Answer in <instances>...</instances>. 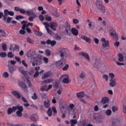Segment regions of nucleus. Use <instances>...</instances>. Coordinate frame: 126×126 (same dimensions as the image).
Returning <instances> with one entry per match:
<instances>
[{"label":"nucleus","mask_w":126,"mask_h":126,"mask_svg":"<svg viewBox=\"0 0 126 126\" xmlns=\"http://www.w3.org/2000/svg\"><path fill=\"white\" fill-rule=\"evenodd\" d=\"M19 85L21 87V88H22V89H23V90H27V85H26L25 83L24 82H21L19 83Z\"/></svg>","instance_id":"nucleus-26"},{"label":"nucleus","mask_w":126,"mask_h":126,"mask_svg":"<svg viewBox=\"0 0 126 126\" xmlns=\"http://www.w3.org/2000/svg\"><path fill=\"white\" fill-rule=\"evenodd\" d=\"M58 26L57 23L56 22H51L50 28L53 30H56V27Z\"/></svg>","instance_id":"nucleus-23"},{"label":"nucleus","mask_w":126,"mask_h":126,"mask_svg":"<svg viewBox=\"0 0 126 126\" xmlns=\"http://www.w3.org/2000/svg\"><path fill=\"white\" fill-rule=\"evenodd\" d=\"M74 107H75V106H74V104H70L69 105L68 108H69V109L70 110H73Z\"/></svg>","instance_id":"nucleus-60"},{"label":"nucleus","mask_w":126,"mask_h":126,"mask_svg":"<svg viewBox=\"0 0 126 126\" xmlns=\"http://www.w3.org/2000/svg\"><path fill=\"white\" fill-rule=\"evenodd\" d=\"M81 38L82 39L85 40L86 42H88V43H91V39L88 37V36H85V35H81Z\"/></svg>","instance_id":"nucleus-17"},{"label":"nucleus","mask_w":126,"mask_h":126,"mask_svg":"<svg viewBox=\"0 0 126 126\" xmlns=\"http://www.w3.org/2000/svg\"><path fill=\"white\" fill-rule=\"evenodd\" d=\"M36 55V51H32V50H29L27 53V56L28 58H31Z\"/></svg>","instance_id":"nucleus-13"},{"label":"nucleus","mask_w":126,"mask_h":126,"mask_svg":"<svg viewBox=\"0 0 126 126\" xmlns=\"http://www.w3.org/2000/svg\"><path fill=\"white\" fill-rule=\"evenodd\" d=\"M7 54L6 52H0V57L2 58H4V57H6Z\"/></svg>","instance_id":"nucleus-42"},{"label":"nucleus","mask_w":126,"mask_h":126,"mask_svg":"<svg viewBox=\"0 0 126 126\" xmlns=\"http://www.w3.org/2000/svg\"><path fill=\"white\" fill-rule=\"evenodd\" d=\"M45 19L47 21H51L52 19L51 16H46Z\"/></svg>","instance_id":"nucleus-62"},{"label":"nucleus","mask_w":126,"mask_h":126,"mask_svg":"<svg viewBox=\"0 0 126 126\" xmlns=\"http://www.w3.org/2000/svg\"><path fill=\"white\" fill-rule=\"evenodd\" d=\"M8 10V9H4V15H3V19L4 21L6 20L7 19V15H8V14H7L6 13V11Z\"/></svg>","instance_id":"nucleus-46"},{"label":"nucleus","mask_w":126,"mask_h":126,"mask_svg":"<svg viewBox=\"0 0 126 126\" xmlns=\"http://www.w3.org/2000/svg\"><path fill=\"white\" fill-rule=\"evenodd\" d=\"M46 53L47 56H50L51 55L50 50H49V49H47L46 50Z\"/></svg>","instance_id":"nucleus-61"},{"label":"nucleus","mask_w":126,"mask_h":126,"mask_svg":"<svg viewBox=\"0 0 126 126\" xmlns=\"http://www.w3.org/2000/svg\"><path fill=\"white\" fill-rule=\"evenodd\" d=\"M16 115L18 117H23V113H21V112L19 111V110H18L16 112Z\"/></svg>","instance_id":"nucleus-44"},{"label":"nucleus","mask_w":126,"mask_h":126,"mask_svg":"<svg viewBox=\"0 0 126 126\" xmlns=\"http://www.w3.org/2000/svg\"><path fill=\"white\" fill-rule=\"evenodd\" d=\"M109 101V98L108 96H103L101 99V103L102 104H106Z\"/></svg>","instance_id":"nucleus-19"},{"label":"nucleus","mask_w":126,"mask_h":126,"mask_svg":"<svg viewBox=\"0 0 126 126\" xmlns=\"http://www.w3.org/2000/svg\"><path fill=\"white\" fill-rule=\"evenodd\" d=\"M36 64H42V58L41 57H37L35 58Z\"/></svg>","instance_id":"nucleus-24"},{"label":"nucleus","mask_w":126,"mask_h":126,"mask_svg":"<svg viewBox=\"0 0 126 126\" xmlns=\"http://www.w3.org/2000/svg\"><path fill=\"white\" fill-rule=\"evenodd\" d=\"M78 98H83L84 96L85 95V93L83 92V91H82V92H79V93H77L76 94Z\"/></svg>","instance_id":"nucleus-18"},{"label":"nucleus","mask_w":126,"mask_h":126,"mask_svg":"<svg viewBox=\"0 0 126 126\" xmlns=\"http://www.w3.org/2000/svg\"><path fill=\"white\" fill-rule=\"evenodd\" d=\"M102 78L103 79H105L106 81L108 80V76L106 74H104V75H102Z\"/></svg>","instance_id":"nucleus-56"},{"label":"nucleus","mask_w":126,"mask_h":126,"mask_svg":"<svg viewBox=\"0 0 126 126\" xmlns=\"http://www.w3.org/2000/svg\"><path fill=\"white\" fill-rule=\"evenodd\" d=\"M100 64V60L99 59H95L94 65L95 67H97Z\"/></svg>","instance_id":"nucleus-30"},{"label":"nucleus","mask_w":126,"mask_h":126,"mask_svg":"<svg viewBox=\"0 0 126 126\" xmlns=\"http://www.w3.org/2000/svg\"><path fill=\"white\" fill-rule=\"evenodd\" d=\"M27 41L29 43H32V44H33L34 43V40H33V39H32V38H30V37H28L27 38Z\"/></svg>","instance_id":"nucleus-39"},{"label":"nucleus","mask_w":126,"mask_h":126,"mask_svg":"<svg viewBox=\"0 0 126 126\" xmlns=\"http://www.w3.org/2000/svg\"><path fill=\"white\" fill-rule=\"evenodd\" d=\"M7 57H9V58H13L14 57V54H12V52L11 51H10V52L8 53Z\"/></svg>","instance_id":"nucleus-43"},{"label":"nucleus","mask_w":126,"mask_h":126,"mask_svg":"<svg viewBox=\"0 0 126 126\" xmlns=\"http://www.w3.org/2000/svg\"><path fill=\"white\" fill-rule=\"evenodd\" d=\"M124 60V56L122 53L118 54V61L120 62H122Z\"/></svg>","instance_id":"nucleus-31"},{"label":"nucleus","mask_w":126,"mask_h":126,"mask_svg":"<svg viewBox=\"0 0 126 126\" xmlns=\"http://www.w3.org/2000/svg\"><path fill=\"white\" fill-rule=\"evenodd\" d=\"M8 67L10 73L11 74H13L16 69L14 66H12V64L11 65V64H10V61L8 62Z\"/></svg>","instance_id":"nucleus-9"},{"label":"nucleus","mask_w":126,"mask_h":126,"mask_svg":"<svg viewBox=\"0 0 126 126\" xmlns=\"http://www.w3.org/2000/svg\"><path fill=\"white\" fill-rule=\"evenodd\" d=\"M109 76L111 78V79H113L114 77L115 76V75L114 73H109Z\"/></svg>","instance_id":"nucleus-54"},{"label":"nucleus","mask_w":126,"mask_h":126,"mask_svg":"<svg viewBox=\"0 0 126 126\" xmlns=\"http://www.w3.org/2000/svg\"><path fill=\"white\" fill-rule=\"evenodd\" d=\"M78 122L77 120H70V124L71 126H75V125H76L77 124Z\"/></svg>","instance_id":"nucleus-34"},{"label":"nucleus","mask_w":126,"mask_h":126,"mask_svg":"<svg viewBox=\"0 0 126 126\" xmlns=\"http://www.w3.org/2000/svg\"><path fill=\"white\" fill-rule=\"evenodd\" d=\"M71 32L73 35H75V36H77V35L79 34V32L76 28H71Z\"/></svg>","instance_id":"nucleus-20"},{"label":"nucleus","mask_w":126,"mask_h":126,"mask_svg":"<svg viewBox=\"0 0 126 126\" xmlns=\"http://www.w3.org/2000/svg\"><path fill=\"white\" fill-rule=\"evenodd\" d=\"M39 18L41 21H43L44 20V17L43 16V14L41 13V14H39Z\"/></svg>","instance_id":"nucleus-51"},{"label":"nucleus","mask_w":126,"mask_h":126,"mask_svg":"<svg viewBox=\"0 0 126 126\" xmlns=\"http://www.w3.org/2000/svg\"><path fill=\"white\" fill-rule=\"evenodd\" d=\"M34 33L38 36H42V32H39V31H34Z\"/></svg>","instance_id":"nucleus-45"},{"label":"nucleus","mask_w":126,"mask_h":126,"mask_svg":"<svg viewBox=\"0 0 126 126\" xmlns=\"http://www.w3.org/2000/svg\"><path fill=\"white\" fill-rule=\"evenodd\" d=\"M47 45H51V46H55L57 43V41L56 40H51V39H47L46 41H41V44H42L43 45H45V44Z\"/></svg>","instance_id":"nucleus-3"},{"label":"nucleus","mask_w":126,"mask_h":126,"mask_svg":"<svg viewBox=\"0 0 126 126\" xmlns=\"http://www.w3.org/2000/svg\"><path fill=\"white\" fill-rule=\"evenodd\" d=\"M4 87L2 85H0V94L3 92Z\"/></svg>","instance_id":"nucleus-64"},{"label":"nucleus","mask_w":126,"mask_h":126,"mask_svg":"<svg viewBox=\"0 0 126 126\" xmlns=\"http://www.w3.org/2000/svg\"><path fill=\"white\" fill-rule=\"evenodd\" d=\"M47 115L49 117H52V112L51 108L49 107L48 110H47Z\"/></svg>","instance_id":"nucleus-40"},{"label":"nucleus","mask_w":126,"mask_h":126,"mask_svg":"<svg viewBox=\"0 0 126 126\" xmlns=\"http://www.w3.org/2000/svg\"><path fill=\"white\" fill-rule=\"evenodd\" d=\"M13 112L14 113L15 112V107H12V108H9L8 109V111H7V114L8 115H11Z\"/></svg>","instance_id":"nucleus-22"},{"label":"nucleus","mask_w":126,"mask_h":126,"mask_svg":"<svg viewBox=\"0 0 126 126\" xmlns=\"http://www.w3.org/2000/svg\"><path fill=\"white\" fill-rule=\"evenodd\" d=\"M24 24H23V26H22V30H21V31H20V34H26V31H25V29H24L23 28Z\"/></svg>","instance_id":"nucleus-47"},{"label":"nucleus","mask_w":126,"mask_h":126,"mask_svg":"<svg viewBox=\"0 0 126 126\" xmlns=\"http://www.w3.org/2000/svg\"><path fill=\"white\" fill-rule=\"evenodd\" d=\"M65 32L67 35H71V30L70 29V26H66L65 28Z\"/></svg>","instance_id":"nucleus-15"},{"label":"nucleus","mask_w":126,"mask_h":126,"mask_svg":"<svg viewBox=\"0 0 126 126\" xmlns=\"http://www.w3.org/2000/svg\"><path fill=\"white\" fill-rule=\"evenodd\" d=\"M109 32L111 33V35L112 36H113V37L114 39H115V40H118L119 39L118 34H117L116 31H115V29L114 28L110 29Z\"/></svg>","instance_id":"nucleus-4"},{"label":"nucleus","mask_w":126,"mask_h":126,"mask_svg":"<svg viewBox=\"0 0 126 126\" xmlns=\"http://www.w3.org/2000/svg\"><path fill=\"white\" fill-rule=\"evenodd\" d=\"M52 75V72H51V71H48V72L44 74L43 76H42V80H44L46 78H48L49 77H50V76H51Z\"/></svg>","instance_id":"nucleus-14"},{"label":"nucleus","mask_w":126,"mask_h":126,"mask_svg":"<svg viewBox=\"0 0 126 126\" xmlns=\"http://www.w3.org/2000/svg\"><path fill=\"white\" fill-rule=\"evenodd\" d=\"M39 75V71L35 70V72L33 75V78H37V77H38Z\"/></svg>","instance_id":"nucleus-50"},{"label":"nucleus","mask_w":126,"mask_h":126,"mask_svg":"<svg viewBox=\"0 0 126 126\" xmlns=\"http://www.w3.org/2000/svg\"><path fill=\"white\" fill-rule=\"evenodd\" d=\"M43 25L45 26V28L47 29V32L49 34H53V32H52V31H51V29L49 28V27H50L49 23H48V22H44Z\"/></svg>","instance_id":"nucleus-12"},{"label":"nucleus","mask_w":126,"mask_h":126,"mask_svg":"<svg viewBox=\"0 0 126 126\" xmlns=\"http://www.w3.org/2000/svg\"><path fill=\"white\" fill-rule=\"evenodd\" d=\"M91 123L90 120H86V121H84L82 123L83 126H88V124Z\"/></svg>","instance_id":"nucleus-33"},{"label":"nucleus","mask_w":126,"mask_h":126,"mask_svg":"<svg viewBox=\"0 0 126 126\" xmlns=\"http://www.w3.org/2000/svg\"><path fill=\"white\" fill-rule=\"evenodd\" d=\"M123 112L124 114H126V101L125 103H123Z\"/></svg>","instance_id":"nucleus-36"},{"label":"nucleus","mask_w":126,"mask_h":126,"mask_svg":"<svg viewBox=\"0 0 126 126\" xmlns=\"http://www.w3.org/2000/svg\"><path fill=\"white\" fill-rule=\"evenodd\" d=\"M62 78H63V82L64 84H68L69 82V76L67 74H63L62 75Z\"/></svg>","instance_id":"nucleus-6"},{"label":"nucleus","mask_w":126,"mask_h":126,"mask_svg":"<svg viewBox=\"0 0 126 126\" xmlns=\"http://www.w3.org/2000/svg\"><path fill=\"white\" fill-rule=\"evenodd\" d=\"M5 35H6V32L3 29H0V37H4Z\"/></svg>","instance_id":"nucleus-27"},{"label":"nucleus","mask_w":126,"mask_h":126,"mask_svg":"<svg viewBox=\"0 0 126 126\" xmlns=\"http://www.w3.org/2000/svg\"><path fill=\"white\" fill-rule=\"evenodd\" d=\"M6 14H8V15H11V16H13L15 14L14 12L13 11H9L8 9V10H6Z\"/></svg>","instance_id":"nucleus-37"},{"label":"nucleus","mask_w":126,"mask_h":126,"mask_svg":"<svg viewBox=\"0 0 126 126\" xmlns=\"http://www.w3.org/2000/svg\"><path fill=\"white\" fill-rule=\"evenodd\" d=\"M3 76L5 77V78H8V77H9V73H8V72H4L3 73Z\"/></svg>","instance_id":"nucleus-55"},{"label":"nucleus","mask_w":126,"mask_h":126,"mask_svg":"<svg viewBox=\"0 0 126 126\" xmlns=\"http://www.w3.org/2000/svg\"><path fill=\"white\" fill-rule=\"evenodd\" d=\"M52 87H53L52 85H49V87L48 88L47 86H46V85H45V86H43L41 88L40 90L42 92L43 91H46V92H48L49 91V90H50V89H52Z\"/></svg>","instance_id":"nucleus-11"},{"label":"nucleus","mask_w":126,"mask_h":126,"mask_svg":"<svg viewBox=\"0 0 126 126\" xmlns=\"http://www.w3.org/2000/svg\"><path fill=\"white\" fill-rule=\"evenodd\" d=\"M21 23V24H23L22 27L23 29H25L26 27H29V26H33V23H32L31 22H29L28 23V21H26V20H23Z\"/></svg>","instance_id":"nucleus-5"},{"label":"nucleus","mask_w":126,"mask_h":126,"mask_svg":"<svg viewBox=\"0 0 126 126\" xmlns=\"http://www.w3.org/2000/svg\"><path fill=\"white\" fill-rule=\"evenodd\" d=\"M78 54L80 56H83L86 58L88 61H90V57L88 53H86V52H79Z\"/></svg>","instance_id":"nucleus-8"},{"label":"nucleus","mask_w":126,"mask_h":126,"mask_svg":"<svg viewBox=\"0 0 126 126\" xmlns=\"http://www.w3.org/2000/svg\"><path fill=\"white\" fill-rule=\"evenodd\" d=\"M56 65L57 68H61L63 66V60H60L56 63Z\"/></svg>","instance_id":"nucleus-16"},{"label":"nucleus","mask_w":126,"mask_h":126,"mask_svg":"<svg viewBox=\"0 0 126 126\" xmlns=\"http://www.w3.org/2000/svg\"><path fill=\"white\" fill-rule=\"evenodd\" d=\"M68 50L66 49V48H60L59 51V53L60 54V56L63 59L64 57L65 58H67L68 57L69 54H68Z\"/></svg>","instance_id":"nucleus-2"},{"label":"nucleus","mask_w":126,"mask_h":126,"mask_svg":"<svg viewBox=\"0 0 126 126\" xmlns=\"http://www.w3.org/2000/svg\"><path fill=\"white\" fill-rule=\"evenodd\" d=\"M27 12V14H28V15H32H32H34L35 16H36V14H34V12L32 10V9H31L30 10H27L26 11Z\"/></svg>","instance_id":"nucleus-35"},{"label":"nucleus","mask_w":126,"mask_h":126,"mask_svg":"<svg viewBox=\"0 0 126 126\" xmlns=\"http://www.w3.org/2000/svg\"><path fill=\"white\" fill-rule=\"evenodd\" d=\"M73 22L74 24H76L79 23V21L78 20V19H76V18H74L73 19Z\"/></svg>","instance_id":"nucleus-59"},{"label":"nucleus","mask_w":126,"mask_h":126,"mask_svg":"<svg viewBox=\"0 0 126 126\" xmlns=\"http://www.w3.org/2000/svg\"><path fill=\"white\" fill-rule=\"evenodd\" d=\"M32 100H37L38 99V95L36 93H33V94L32 96Z\"/></svg>","instance_id":"nucleus-38"},{"label":"nucleus","mask_w":126,"mask_h":126,"mask_svg":"<svg viewBox=\"0 0 126 126\" xmlns=\"http://www.w3.org/2000/svg\"><path fill=\"white\" fill-rule=\"evenodd\" d=\"M17 110H19L20 113H22L24 111V108L22 106H15V112Z\"/></svg>","instance_id":"nucleus-28"},{"label":"nucleus","mask_w":126,"mask_h":126,"mask_svg":"<svg viewBox=\"0 0 126 126\" xmlns=\"http://www.w3.org/2000/svg\"><path fill=\"white\" fill-rule=\"evenodd\" d=\"M44 106L45 108L47 109L49 108L50 106V100H49V99H48L47 101H46V100L44 101Z\"/></svg>","instance_id":"nucleus-25"},{"label":"nucleus","mask_w":126,"mask_h":126,"mask_svg":"<svg viewBox=\"0 0 126 126\" xmlns=\"http://www.w3.org/2000/svg\"><path fill=\"white\" fill-rule=\"evenodd\" d=\"M1 48L3 50V51H6V50L7 49L6 43H2V46H1Z\"/></svg>","instance_id":"nucleus-41"},{"label":"nucleus","mask_w":126,"mask_h":126,"mask_svg":"<svg viewBox=\"0 0 126 126\" xmlns=\"http://www.w3.org/2000/svg\"><path fill=\"white\" fill-rule=\"evenodd\" d=\"M101 41L102 42L103 47H109L110 43L108 40H106L105 38L103 37L101 38Z\"/></svg>","instance_id":"nucleus-7"},{"label":"nucleus","mask_w":126,"mask_h":126,"mask_svg":"<svg viewBox=\"0 0 126 126\" xmlns=\"http://www.w3.org/2000/svg\"><path fill=\"white\" fill-rule=\"evenodd\" d=\"M23 75L25 77H27L28 75V71H26L25 70H23Z\"/></svg>","instance_id":"nucleus-58"},{"label":"nucleus","mask_w":126,"mask_h":126,"mask_svg":"<svg viewBox=\"0 0 126 126\" xmlns=\"http://www.w3.org/2000/svg\"><path fill=\"white\" fill-rule=\"evenodd\" d=\"M24 18V16L23 15H17L16 17V19L19 20V19H22Z\"/></svg>","instance_id":"nucleus-57"},{"label":"nucleus","mask_w":126,"mask_h":126,"mask_svg":"<svg viewBox=\"0 0 126 126\" xmlns=\"http://www.w3.org/2000/svg\"><path fill=\"white\" fill-rule=\"evenodd\" d=\"M88 25H89V28H91V29H93V28H94V25H92V22L90 21V20L89 21V23L88 24Z\"/></svg>","instance_id":"nucleus-48"},{"label":"nucleus","mask_w":126,"mask_h":126,"mask_svg":"<svg viewBox=\"0 0 126 126\" xmlns=\"http://www.w3.org/2000/svg\"><path fill=\"white\" fill-rule=\"evenodd\" d=\"M69 67V66L68 64H66V65L64 66V67H63V71H66V70H67V69H68Z\"/></svg>","instance_id":"nucleus-52"},{"label":"nucleus","mask_w":126,"mask_h":126,"mask_svg":"<svg viewBox=\"0 0 126 126\" xmlns=\"http://www.w3.org/2000/svg\"><path fill=\"white\" fill-rule=\"evenodd\" d=\"M54 81V79L51 78L50 79H47V80H45L43 81V83L45 84H50V83H52Z\"/></svg>","instance_id":"nucleus-32"},{"label":"nucleus","mask_w":126,"mask_h":126,"mask_svg":"<svg viewBox=\"0 0 126 126\" xmlns=\"http://www.w3.org/2000/svg\"><path fill=\"white\" fill-rule=\"evenodd\" d=\"M116 79H110V87H115L116 86Z\"/></svg>","instance_id":"nucleus-29"},{"label":"nucleus","mask_w":126,"mask_h":126,"mask_svg":"<svg viewBox=\"0 0 126 126\" xmlns=\"http://www.w3.org/2000/svg\"><path fill=\"white\" fill-rule=\"evenodd\" d=\"M96 6L99 10L102 12V13H103V14H106L107 13V11L105 9V6L104 5L103 3V1L101 0H97L95 3Z\"/></svg>","instance_id":"nucleus-1"},{"label":"nucleus","mask_w":126,"mask_h":126,"mask_svg":"<svg viewBox=\"0 0 126 126\" xmlns=\"http://www.w3.org/2000/svg\"><path fill=\"white\" fill-rule=\"evenodd\" d=\"M118 108L117 107H116V106L112 107V111L114 113H115L116 111H118Z\"/></svg>","instance_id":"nucleus-63"},{"label":"nucleus","mask_w":126,"mask_h":126,"mask_svg":"<svg viewBox=\"0 0 126 126\" xmlns=\"http://www.w3.org/2000/svg\"><path fill=\"white\" fill-rule=\"evenodd\" d=\"M12 94L14 95L16 98L18 99H20L21 98V95L20 94V93L18 91H12Z\"/></svg>","instance_id":"nucleus-10"},{"label":"nucleus","mask_w":126,"mask_h":126,"mask_svg":"<svg viewBox=\"0 0 126 126\" xmlns=\"http://www.w3.org/2000/svg\"><path fill=\"white\" fill-rule=\"evenodd\" d=\"M120 123V121L119 119H114V120H113L112 124L114 126H117Z\"/></svg>","instance_id":"nucleus-21"},{"label":"nucleus","mask_w":126,"mask_h":126,"mask_svg":"<svg viewBox=\"0 0 126 126\" xmlns=\"http://www.w3.org/2000/svg\"><path fill=\"white\" fill-rule=\"evenodd\" d=\"M85 76H86L85 73H84V72H82V73H81L80 75V78H81V79H83L85 77Z\"/></svg>","instance_id":"nucleus-53"},{"label":"nucleus","mask_w":126,"mask_h":126,"mask_svg":"<svg viewBox=\"0 0 126 126\" xmlns=\"http://www.w3.org/2000/svg\"><path fill=\"white\" fill-rule=\"evenodd\" d=\"M111 114H112L111 110H107V111H106V115L107 116H111Z\"/></svg>","instance_id":"nucleus-49"}]
</instances>
